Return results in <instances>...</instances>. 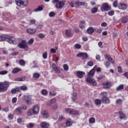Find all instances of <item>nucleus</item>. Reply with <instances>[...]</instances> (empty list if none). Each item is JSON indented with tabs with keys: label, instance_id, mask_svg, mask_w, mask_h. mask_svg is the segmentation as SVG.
Returning a JSON list of instances; mask_svg holds the SVG:
<instances>
[{
	"label": "nucleus",
	"instance_id": "f257e3e1",
	"mask_svg": "<svg viewBox=\"0 0 128 128\" xmlns=\"http://www.w3.org/2000/svg\"><path fill=\"white\" fill-rule=\"evenodd\" d=\"M6 40L11 44H16V39L14 37L10 36L6 34H2L0 36V42H4Z\"/></svg>",
	"mask_w": 128,
	"mask_h": 128
},
{
	"label": "nucleus",
	"instance_id": "f03ea898",
	"mask_svg": "<svg viewBox=\"0 0 128 128\" xmlns=\"http://www.w3.org/2000/svg\"><path fill=\"white\" fill-rule=\"evenodd\" d=\"M40 112V106L35 105L32 108H30L27 112V114L28 116H32V114H38Z\"/></svg>",
	"mask_w": 128,
	"mask_h": 128
},
{
	"label": "nucleus",
	"instance_id": "7ed1b4c3",
	"mask_svg": "<svg viewBox=\"0 0 128 128\" xmlns=\"http://www.w3.org/2000/svg\"><path fill=\"white\" fill-rule=\"evenodd\" d=\"M10 84L8 82H0V92H4L8 90V88L10 86Z\"/></svg>",
	"mask_w": 128,
	"mask_h": 128
},
{
	"label": "nucleus",
	"instance_id": "20e7f679",
	"mask_svg": "<svg viewBox=\"0 0 128 128\" xmlns=\"http://www.w3.org/2000/svg\"><path fill=\"white\" fill-rule=\"evenodd\" d=\"M16 4L18 6H28V0H15Z\"/></svg>",
	"mask_w": 128,
	"mask_h": 128
},
{
	"label": "nucleus",
	"instance_id": "39448f33",
	"mask_svg": "<svg viewBox=\"0 0 128 128\" xmlns=\"http://www.w3.org/2000/svg\"><path fill=\"white\" fill-rule=\"evenodd\" d=\"M110 10H112V8L110 7L108 3L103 4L101 6L102 12H108Z\"/></svg>",
	"mask_w": 128,
	"mask_h": 128
},
{
	"label": "nucleus",
	"instance_id": "423d86ee",
	"mask_svg": "<svg viewBox=\"0 0 128 128\" xmlns=\"http://www.w3.org/2000/svg\"><path fill=\"white\" fill-rule=\"evenodd\" d=\"M23 100H24L26 101V102L28 105H30L32 104V98L30 97L29 96L26 95L24 96L23 97Z\"/></svg>",
	"mask_w": 128,
	"mask_h": 128
},
{
	"label": "nucleus",
	"instance_id": "0eeeda50",
	"mask_svg": "<svg viewBox=\"0 0 128 128\" xmlns=\"http://www.w3.org/2000/svg\"><path fill=\"white\" fill-rule=\"evenodd\" d=\"M86 82H88V84H92L94 86H96L98 84L96 81L94 79H92V78L90 77L86 78Z\"/></svg>",
	"mask_w": 128,
	"mask_h": 128
},
{
	"label": "nucleus",
	"instance_id": "6e6552de",
	"mask_svg": "<svg viewBox=\"0 0 128 128\" xmlns=\"http://www.w3.org/2000/svg\"><path fill=\"white\" fill-rule=\"evenodd\" d=\"M26 40H22V43L18 44V46L20 48H24V50H28V46L26 44Z\"/></svg>",
	"mask_w": 128,
	"mask_h": 128
},
{
	"label": "nucleus",
	"instance_id": "1a4fd4ad",
	"mask_svg": "<svg viewBox=\"0 0 128 128\" xmlns=\"http://www.w3.org/2000/svg\"><path fill=\"white\" fill-rule=\"evenodd\" d=\"M76 56L78 58H82L83 60H88V55L86 52H80L77 54Z\"/></svg>",
	"mask_w": 128,
	"mask_h": 128
},
{
	"label": "nucleus",
	"instance_id": "9d476101",
	"mask_svg": "<svg viewBox=\"0 0 128 128\" xmlns=\"http://www.w3.org/2000/svg\"><path fill=\"white\" fill-rule=\"evenodd\" d=\"M65 110L68 112H69V114H76V116L78 114V110H74V109H70V108H66Z\"/></svg>",
	"mask_w": 128,
	"mask_h": 128
},
{
	"label": "nucleus",
	"instance_id": "9b49d317",
	"mask_svg": "<svg viewBox=\"0 0 128 128\" xmlns=\"http://www.w3.org/2000/svg\"><path fill=\"white\" fill-rule=\"evenodd\" d=\"M65 3L64 1H60L56 4V8L60 10L63 6H64Z\"/></svg>",
	"mask_w": 128,
	"mask_h": 128
},
{
	"label": "nucleus",
	"instance_id": "f8f14e48",
	"mask_svg": "<svg viewBox=\"0 0 128 128\" xmlns=\"http://www.w3.org/2000/svg\"><path fill=\"white\" fill-rule=\"evenodd\" d=\"M76 76L79 78H82L86 73L82 71H76Z\"/></svg>",
	"mask_w": 128,
	"mask_h": 128
},
{
	"label": "nucleus",
	"instance_id": "ddd939ff",
	"mask_svg": "<svg viewBox=\"0 0 128 128\" xmlns=\"http://www.w3.org/2000/svg\"><path fill=\"white\" fill-rule=\"evenodd\" d=\"M118 8L119 10H126L128 8V6L124 3H120L118 4Z\"/></svg>",
	"mask_w": 128,
	"mask_h": 128
},
{
	"label": "nucleus",
	"instance_id": "4468645a",
	"mask_svg": "<svg viewBox=\"0 0 128 128\" xmlns=\"http://www.w3.org/2000/svg\"><path fill=\"white\" fill-rule=\"evenodd\" d=\"M40 127L42 128H50V124L46 122H42L40 124Z\"/></svg>",
	"mask_w": 128,
	"mask_h": 128
},
{
	"label": "nucleus",
	"instance_id": "2eb2a0df",
	"mask_svg": "<svg viewBox=\"0 0 128 128\" xmlns=\"http://www.w3.org/2000/svg\"><path fill=\"white\" fill-rule=\"evenodd\" d=\"M102 102L103 104H110V100L108 97H102Z\"/></svg>",
	"mask_w": 128,
	"mask_h": 128
},
{
	"label": "nucleus",
	"instance_id": "dca6fc26",
	"mask_svg": "<svg viewBox=\"0 0 128 128\" xmlns=\"http://www.w3.org/2000/svg\"><path fill=\"white\" fill-rule=\"evenodd\" d=\"M96 66H95L90 72L88 73V76H94V72H96Z\"/></svg>",
	"mask_w": 128,
	"mask_h": 128
},
{
	"label": "nucleus",
	"instance_id": "f3484780",
	"mask_svg": "<svg viewBox=\"0 0 128 128\" xmlns=\"http://www.w3.org/2000/svg\"><path fill=\"white\" fill-rule=\"evenodd\" d=\"M102 86L104 88H110L112 86V83L110 82H104Z\"/></svg>",
	"mask_w": 128,
	"mask_h": 128
},
{
	"label": "nucleus",
	"instance_id": "a211bd4d",
	"mask_svg": "<svg viewBox=\"0 0 128 128\" xmlns=\"http://www.w3.org/2000/svg\"><path fill=\"white\" fill-rule=\"evenodd\" d=\"M75 5L76 6H86V3H84V2H80L79 1H76L75 2Z\"/></svg>",
	"mask_w": 128,
	"mask_h": 128
},
{
	"label": "nucleus",
	"instance_id": "6ab92c4d",
	"mask_svg": "<svg viewBox=\"0 0 128 128\" xmlns=\"http://www.w3.org/2000/svg\"><path fill=\"white\" fill-rule=\"evenodd\" d=\"M118 114L120 120H124L126 118V114H124V112L122 110L119 111Z\"/></svg>",
	"mask_w": 128,
	"mask_h": 128
},
{
	"label": "nucleus",
	"instance_id": "aec40b11",
	"mask_svg": "<svg viewBox=\"0 0 128 128\" xmlns=\"http://www.w3.org/2000/svg\"><path fill=\"white\" fill-rule=\"evenodd\" d=\"M44 118H48L49 114L47 110H43L41 112Z\"/></svg>",
	"mask_w": 128,
	"mask_h": 128
},
{
	"label": "nucleus",
	"instance_id": "412c9836",
	"mask_svg": "<svg viewBox=\"0 0 128 128\" xmlns=\"http://www.w3.org/2000/svg\"><path fill=\"white\" fill-rule=\"evenodd\" d=\"M66 36H68V38H70L73 34L71 30H67L66 31Z\"/></svg>",
	"mask_w": 128,
	"mask_h": 128
},
{
	"label": "nucleus",
	"instance_id": "4be33fe9",
	"mask_svg": "<svg viewBox=\"0 0 128 128\" xmlns=\"http://www.w3.org/2000/svg\"><path fill=\"white\" fill-rule=\"evenodd\" d=\"M121 22L122 24H126L128 22V16H124L121 18Z\"/></svg>",
	"mask_w": 128,
	"mask_h": 128
},
{
	"label": "nucleus",
	"instance_id": "5701e85b",
	"mask_svg": "<svg viewBox=\"0 0 128 128\" xmlns=\"http://www.w3.org/2000/svg\"><path fill=\"white\" fill-rule=\"evenodd\" d=\"M26 32L28 34H33L36 32V30L34 28H30L27 30Z\"/></svg>",
	"mask_w": 128,
	"mask_h": 128
},
{
	"label": "nucleus",
	"instance_id": "b1692460",
	"mask_svg": "<svg viewBox=\"0 0 128 128\" xmlns=\"http://www.w3.org/2000/svg\"><path fill=\"white\" fill-rule=\"evenodd\" d=\"M15 112L18 114H22V110L20 108V107H18L15 109Z\"/></svg>",
	"mask_w": 128,
	"mask_h": 128
},
{
	"label": "nucleus",
	"instance_id": "393cba45",
	"mask_svg": "<svg viewBox=\"0 0 128 128\" xmlns=\"http://www.w3.org/2000/svg\"><path fill=\"white\" fill-rule=\"evenodd\" d=\"M66 124L67 126H70L72 124V119L68 118L67 120Z\"/></svg>",
	"mask_w": 128,
	"mask_h": 128
},
{
	"label": "nucleus",
	"instance_id": "a878e982",
	"mask_svg": "<svg viewBox=\"0 0 128 128\" xmlns=\"http://www.w3.org/2000/svg\"><path fill=\"white\" fill-rule=\"evenodd\" d=\"M106 58H107L108 60V61L110 62H111V64H114V60H112V57H110V56L106 54Z\"/></svg>",
	"mask_w": 128,
	"mask_h": 128
},
{
	"label": "nucleus",
	"instance_id": "bb28decb",
	"mask_svg": "<svg viewBox=\"0 0 128 128\" xmlns=\"http://www.w3.org/2000/svg\"><path fill=\"white\" fill-rule=\"evenodd\" d=\"M87 32L89 34H92V32H94V28L90 27L87 29Z\"/></svg>",
	"mask_w": 128,
	"mask_h": 128
},
{
	"label": "nucleus",
	"instance_id": "cd10ccee",
	"mask_svg": "<svg viewBox=\"0 0 128 128\" xmlns=\"http://www.w3.org/2000/svg\"><path fill=\"white\" fill-rule=\"evenodd\" d=\"M14 80L16 81V82H24L26 80V77H22L20 78H16Z\"/></svg>",
	"mask_w": 128,
	"mask_h": 128
},
{
	"label": "nucleus",
	"instance_id": "c85d7f7f",
	"mask_svg": "<svg viewBox=\"0 0 128 128\" xmlns=\"http://www.w3.org/2000/svg\"><path fill=\"white\" fill-rule=\"evenodd\" d=\"M44 10V6H38V8L34 10V12H42Z\"/></svg>",
	"mask_w": 128,
	"mask_h": 128
},
{
	"label": "nucleus",
	"instance_id": "c756f323",
	"mask_svg": "<svg viewBox=\"0 0 128 128\" xmlns=\"http://www.w3.org/2000/svg\"><path fill=\"white\" fill-rule=\"evenodd\" d=\"M22 110H28V106L26 104H22L19 106Z\"/></svg>",
	"mask_w": 128,
	"mask_h": 128
},
{
	"label": "nucleus",
	"instance_id": "7c9ffc66",
	"mask_svg": "<svg viewBox=\"0 0 128 128\" xmlns=\"http://www.w3.org/2000/svg\"><path fill=\"white\" fill-rule=\"evenodd\" d=\"M76 92H73L72 94V98L74 102L76 100Z\"/></svg>",
	"mask_w": 128,
	"mask_h": 128
},
{
	"label": "nucleus",
	"instance_id": "2f4dec72",
	"mask_svg": "<svg viewBox=\"0 0 128 128\" xmlns=\"http://www.w3.org/2000/svg\"><path fill=\"white\" fill-rule=\"evenodd\" d=\"M124 90V84H120L118 87L116 88V90L118 92L120 90Z\"/></svg>",
	"mask_w": 128,
	"mask_h": 128
},
{
	"label": "nucleus",
	"instance_id": "473e14b6",
	"mask_svg": "<svg viewBox=\"0 0 128 128\" xmlns=\"http://www.w3.org/2000/svg\"><path fill=\"white\" fill-rule=\"evenodd\" d=\"M102 104V100L98 99V98H96L95 100V104L96 106H100V104Z\"/></svg>",
	"mask_w": 128,
	"mask_h": 128
},
{
	"label": "nucleus",
	"instance_id": "72a5a7b5",
	"mask_svg": "<svg viewBox=\"0 0 128 128\" xmlns=\"http://www.w3.org/2000/svg\"><path fill=\"white\" fill-rule=\"evenodd\" d=\"M41 93L43 96H46L48 94V90L46 89L42 90Z\"/></svg>",
	"mask_w": 128,
	"mask_h": 128
},
{
	"label": "nucleus",
	"instance_id": "f704fd0d",
	"mask_svg": "<svg viewBox=\"0 0 128 128\" xmlns=\"http://www.w3.org/2000/svg\"><path fill=\"white\" fill-rule=\"evenodd\" d=\"M20 72V70L18 68H16L12 70V74H16V72Z\"/></svg>",
	"mask_w": 128,
	"mask_h": 128
},
{
	"label": "nucleus",
	"instance_id": "c9c22d12",
	"mask_svg": "<svg viewBox=\"0 0 128 128\" xmlns=\"http://www.w3.org/2000/svg\"><path fill=\"white\" fill-rule=\"evenodd\" d=\"M89 122L90 124H94L96 122V119L94 118H90L89 119Z\"/></svg>",
	"mask_w": 128,
	"mask_h": 128
},
{
	"label": "nucleus",
	"instance_id": "e433bc0d",
	"mask_svg": "<svg viewBox=\"0 0 128 128\" xmlns=\"http://www.w3.org/2000/svg\"><path fill=\"white\" fill-rule=\"evenodd\" d=\"M98 8L94 7L92 9L91 12L92 14H96V12H98Z\"/></svg>",
	"mask_w": 128,
	"mask_h": 128
},
{
	"label": "nucleus",
	"instance_id": "4c0bfd02",
	"mask_svg": "<svg viewBox=\"0 0 128 128\" xmlns=\"http://www.w3.org/2000/svg\"><path fill=\"white\" fill-rule=\"evenodd\" d=\"M63 68L64 70H66V72H68V65L67 64H64Z\"/></svg>",
	"mask_w": 128,
	"mask_h": 128
},
{
	"label": "nucleus",
	"instance_id": "58836bf2",
	"mask_svg": "<svg viewBox=\"0 0 128 128\" xmlns=\"http://www.w3.org/2000/svg\"><path fill=\"white\" fill-rule=\"evenodd\" d=\"M20 88L21 90H28V86L26 85L22 86H20Z\"/></svg>",
	"mask_w": 128,
	"mask_h": 128
},
{
	"label": "nucleus",
	"instance_id": "ea45409f",
	"mask_svg": "<svg viewBox=\"0 0 128 128\" xmlns=\"http://www.w3.org/2000/svg\"><path fill=\"white\" fill-rule=\"evenodd\" d=\"M40 74L38 73H34L33 74V77L34 78H40Z\"/></svg>",
	"mask_w": 128,
	"mask_h": 128
},
{
	"label": "nucleus",
	"instance_id": "a19ab883",
	"mask_svg": "<svg viewBox=\"0 0 128 128\" xmlns=\"http://www.w3.org/2000/svg\"><path fill=\"white\" fill-rule=\"evenodd\" d=\"M19 64L20 66H24L26 64V62L24 60H20L19 62Z\"/></svg>",
	"mask_w": 128,
	"mask_h": 128
},
{
	"label": "nucleus",
	"instance_id": "79ce46f5",
	"mask_svg": "<svg viewBox=\"0 0 128 128\" xmlns=\"http://www.w3.org/2000/svg\"><path fill=\"white\" fill-rule=\"evenodd\" d=\"M27 126L30 128H34V124L29 123L28 124H27Z\"/></svg>",
	"mask_w": 128,
	"mask_h": 128
},
{
	"label": "nucleus",
	"instance_id": "37998d69",
	"mask_svg": "<svg viewBox=\"0 0 128 128\" xmlns=\"http://www.w3.org/2000/svg\"><path fill=\"white\" fill-rule=\"evenodd\" d=\"M38 37L39 38H44L46 37V36H44V34L42 33H40L38 34Z\"/></svg>",
	"mask_w": 128,
	"mask_h": 128
},
{
	"label": "nucleus",
	"instance_id": "c03bdc74",
	"mask_svg": "<svg viewBox=\"0 0 128 128\" xmlns=\"http://www.w3.org/2000/svg\"><path fill=\"white\" fill-rule=\"evenodd\" d=\"M101 96H102V98H106L108 93L106 92H101Z\"/></svg>",
	"mask_w": 128,
	"mask_h": 128
},
{
	"label": "nucleus",
	"instance_id": "a18cd8bd",
	"mask_svg": "<svg viewBox=\"0 0 128 128\" xmlns=\"http://www.w3.org/2000/svg\"><path fill=\"white\" fill-rule=\"evenodd\" d=\"M42 58L44 60L48 58V52H44L43 54H42Z\"/></svg>",
	"mask_w": 128,
	"mask_h": 128
},
{
	"label": "nucleus",
	"instance_id": "49530a36",
	"mask_svg": "<svg viewBox=\"0 0 128 128\" xmlns=\"http://www.w3.org/2000/svg\"><path fill=\"white\" fill-rule=\"evenodd\" d=\"M8 72L5 70V71H0V74L1 76H4V74H8Z\"/></svg>",
	"mask_w": 128,
	"mask_h": 128
},
{
	"label": "nucleus",
	"instance_id": "de8ad7c7",
	"mask_svg": "<svg viewBox=\"0 0 128 128\" xmlns=\"http://www.w3.org/2000/svg\"><path fill=\"white\" fill-rule=\"evenodd\" d=\"M104 66H106V68H110V62L106 61L104 63Z\"/></svg>",
	"mask_w": 128,
	"mask_h": 128
},
{
	"label": "nucleus",
	"instance_id": "09e8293b",
	"mask_svg": "<svg viewBox=\"0 0 128 128\" xmlns=\"http://www.w3.org/2000/svg\"><path fill=\"white\" fill-rule=\"evenodd\" d=\"M74 46L76 48H77L78 50H80L82 48V46L78 44H76L74 45Z\"/></svg>",
	"mask_w": 128,
	"mask_h": 128
},
{
	"label": "nucleus",
	"instance_id": "8fccbe9b",
	"mask_svg": "<svg viewBox=\"0 0 128 128\" xmlns=\"http://www.w3.org/2000/svg\"><path fill=\"white\" fill-rule=\"evenodd\" d=\"M87 64L88 66H94V62L92 61L88 62H87Z\"/></svg>",
	"mask_w": 128,
	"mask_h": 128
},
{
	"label": "nucleus",
	"instance_id": "3c124183",
	"mask_svg": "<svg viewBox=\"0 0 128 128\" xmlns=\"http://www.w3.org/2000/svg\"><path fill=\"white\" fill-rule=\"evenodd\" d=\"M54 16H56V13H54V12H52L49 14V16L50 18H52Z\"/></svg>",
	"mask_w": 128,
	"mask_h": 128
},
{
	"label": "nucleus",
	"instance_id": "603ef678",
	"mask_svg": "<svg viewBox=\"0 0 128 128\" xmlns=\"http://www.w3.org/2000/svg\"><path fill=\"white\" fill-rule=\"evenodd\" d=\"M96 70L97 72H102V68H98L96 66Z\"/></svg>",
	"mask_w": 128,
	"mask_h": 128
},
{
	"label": "nucleus",
	"instance_id": "864d4df0",
	"mask_svg": "<svg viewBox=\"0 0 128 128\" xmlns=\"http://www.w3.org/2000/svg\"><path fill=\"white\" fill-rule=\"evenodd\" d=\"M36 21L35 20H31L30 22V24H34Z\"/></svg>",
	"mask_w": 128,
	"mask_h": 128
},
{
	"label": "nucleus",
	"instance_id": "5fc2aeb1",
	"mask_svg": "<svg viewBox=\"0 0 128 128\" xmlns=\"http://www.w3.org/2000/svg\"><path fill=\"white\" fill-rule=\"evenodd\" d=\"M34 38H31L29 40L28 42V44H34Z\"/></svg>",
	"mask_w": 128,
	"mask_h": 128
},
{
	"label": "nucleus",
	"instance_id": "6e6d98bb",
	"mask_svg": "<svg viewBox=\"0 0 128 128\" xmlns=\"http://www.w3.org/2000/svg\"><path fill=\"white\" fill-rule=\"evenodd\" d=\"M49 94H50V96H56V92H49Z\"/></svg>",
	"mask_w": 128,
	"mask_h": 128
},
{
	"label": "nucleus",
	"instance_id": "4d7b16f0",
	"mask_svg": "<svg viewBox=\"0 0 128 128\" xmlns=\"http://www.w3.org/2000/svg\"><path fill=\"white\" fill-rule=\"evenodd\" d=\"M50 52L52 54H56V50L54 48H52L50 49Z\"/></svg>",
	"mask_w": 128,
	"mask_h": 128
},
{
	"label": "nucleus",
	"instance_id": "13d9d810",
	"mask_svg": "<svg viewBox=\"0 0 128 128\" xmlns=\"http://www.w3.org/2000/svg\"><path fill=\"white\" fill-rule=\"evenodd\" d=\"M98 46L100 48H102L103 46H102V42H100L98 44Z\"/></svg>",
	"mask_w": 128,
	"mask_h": 128
},
{
	"label": "nucleus",
	"instance_id": "bf43d9fd",
	"mask_svg": "<svg viewBox=\"0 0 128 128\" xmlns=\"http://www.w3.org/2000/svg\"><path fill=\"white\" fill-rule=\"evenodd\" d=\"M116 104H120L122 102V101L120 99H118L116 101Z\"/></svg>",
	"mask_w": 128,
	"mask_h": 128
},
{
	"label": "nucleus",
	"instance_id": "052dcab7",
	"mask_svg": "<svg viewBox=\"0 0 128 128\" xmlns=\"http://www.w3.org/2000/svg\"><path fill=\"white\" fill-rule=\"evenodd\" d=\"M16 92H20V90H21L20 87H17L16 88Z\"/></svg>",
	"mask_w": 128,
	"mask_h": 128
},
{
	"label": "nucleus",
	"instance_id": "680f3d73",
	"mask_svg": "<svg viewBox=\"0 0 128 128\" xmlns=\"http://www.w3.org/2000/svg\"><path fill=\"white\" fill-rule=\"evenodd\" d=\"M101 26L103 27H106L108 26V24L106 22H102L101 24Z\"/></svg>",
	"mask_w": 128,
	"mask_h": 128
},
{
	"label": "nucleus",
	"instance_id": "e2e57ef3",
	"mask_svg": "<svg viewBox=\"0 0 128 128\" xmlns=\"http://www.w3.org/2000/svg\"><path fill=\"white\" fill-rule=\"evenodd\" d=\"M109 16H114V11H110L108 12Z\"/></svg>",
	"mask_w": 128,
	"mask_h": 128
},
{
	"label": "nucleus",
	"instance_id": "0e129e2a",
	"mask_svg": "<svg viewBox=\"0 0 128 128\" xmlns=\"http://www.w3.org/2000/svg\"><path fill=\"white\" fill-rule=\"evenodd\" d=\"M44 26L42 24H38L37 26V28L40 30L41 28H42Z\"/></svg>",
	"mask_w": 128,
	"mask_h": 128
},
{
	"label": "nucleus",
	"instance_id": "69168bd1",
	"mask_svg": "<svg viewBox=\"0 0 128 128\" xmlns=\"http://www.w3.org/2000/svg\"><path fill=\"white\" fill-rule=\"evenodd\" d=\"M16 88H12L11 90V94H16Z\"/></svg>",
	"mask_w": 128,
	"mask_h": 128
},
{
	"label": "nucleus",
	"instance_id": "338daca9",
	"mask_svg": "<svg viewBox=\"0 0 128 128\" xmlns=\"http://www.w3.org/2000/svg\"><path fill=\"white\" fill-rule=\"evenodd\" d=\"M79 28H81L82 30H84V28L85 26H84L82 25V24H80Z\"/></svg>",
	"mask_w": 128,
	"mask_h": 128
},
{
	"label": "nucleus",
	"instance_id": "774afa93",
	"mask_svg": "<svg viewBox=\"0 0 128 128\" xmlns=\"http://www.w3.org/2000/svg\"><path fill=\"white\" fill-rule=\"evenodd\" d=\"M12 102L13 104H16V98L14 97L12 98Z\"/></svg>",
	"mask_w": 128,
	"mask_h": 128
}]
</instances>
